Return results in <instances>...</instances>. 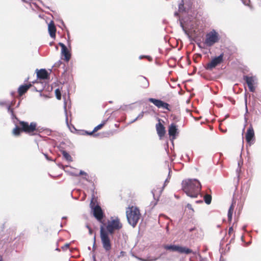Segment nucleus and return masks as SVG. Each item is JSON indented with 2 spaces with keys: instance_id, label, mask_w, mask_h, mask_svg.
I'll return each mask as SVG.
<instances>
[{
  "instance_id": "39448f33",
  "label": "nucleus",
  "mask_w": 261,
  "mask_h": 261,
  "mask_svg": "<svg viewBox=\"0 0 261 261\" xmlns=\"http://www.w3.org/2000/svg\"><path fill=\"white\" fill-rule=\"evenodd\" d=\"M219 40L218 33L214 30L208 33L205 36L204 44L208 46H212Z\"/></svg>"
},
{
  "instance_id": "7ed1b4c3",
  "label": "nucleus",
  "mask_w": 261,
  "mask_h": 261,
  "mask_svg": "<svg viewBox=\"0 0 261 261\" xmlns=\"http://www.w3.org/2000/svg\"><path fill=\"white\" fill-rule=\"evenodd\" d=\"M100 236L102 247L106 252H109L112 248V244L108 232L104 229L103 226H101Z\"/></svg>"
},
{
  "instance_id": "c9c22d12",
  "label": "nucleus",
  "mask_w": 261,
  "mask_h": 261,
  "mask_svg": "<svg viewBox=\"0 0 261 261\" xmlns=\"http://www.w3.org/2000/svg\"><path fill=\"white\" fill-rule=\"evenodd\" d=\"M95 244H96V237H95V235L94 236V238H93V249H95L96 247H95Z\"/></svg>"
},
{
  "instance_id": "4c0bfd02",
  "label": "nucleus",
  "mask_w": 261,
  "mask_h": 261,
  "mask_svg": "<svg viewBox=\"0 0 261 261\" xmlns=\"http://www.w3.org/2000/svg\"><path fill=\"white\" fill-rule=\"evenodd\" d=\"M59 45L61 47V49H63L66 47L64 44L61 42L59 43Z\"/></svg>"
},
{
  "instance_id": "f704fd0d",
  "label": "nucleus",
  "mask_w": 261,
  "mask_h": 261,
  "mask_svg": "<svg viewBox=\"0 0 261 261\" xmlns=\"http://www.w3.org/2000/svg\"><path fill=\"white\" fill-rule=\"evenodd\" d=\"M125 254V252L123 251H121L120 252V254L119 255H118V258H120L121 257H122V256H124Z\"/></svg>"
},
{
  "instance_id": "bb28decb",
  "label": "nucleus",
  "mask_w": 261,
  "mask_h": 261,
  "mask_svg": "<svg viewBox=\"0 0 261 261\" xmlns=\"http://www.w3.org/2000/svg\"><path fill=\"white\" fill-rule=\"evenodd\" d=\"M105 123L106 121H103L101 123L99 124V125L94 127L93 132H96L98 130L100 129L105 124Z\"/></svg>"
},
{
  "instance_id": "b1692460",
  "label": "nucleus",
  "mask_w": 261,
  "mask_h": 261,
  "mask_svg": "<svg viewBox=\"0 0 261 261\" xmlns=\"http://www.w3.org/2000/svg\"><path fill=\"white\" fill-rule=\"evenodd\" d=\"M204 200L207 204H210L212 201V196L210 195L206 194L204 196Z\"/></svg>"
},
{
  "instance_id": "79ce46f5",
  "label": "nucleus",
  "mask_w": 261,
  "mask_h": 261,
  "mask_svg": "<svg viewBox=\"0 0 261 261\" xmlns=\"http://www.w3.org/2000/svg\"><path fill=\"white\" fill-rule=\"evenodd\" d=\"M180 26L182 28V30L186 32V30H185V29L184 28V25H183V24H182V23L181 22L180 23Z\"/></svg>"
},
{
  "instance_id": "a211bd4d",
  "label": "nucleus",
  "mask_w": 261,
  "mask_h": 261,
  "mask_svg": "<svg viewBox=\"0 0 261 261\" xmlns=\"http://www.w3.org/2000/svg\"><path fill=\"white\" fill-rule=\"evenodd\" d=\"M37 76L39 79L45 80L48 77V73L45 69H41L38 71Z\"/></svg>"
},
{
  "instance_id": "8fccbe9b",
  "label": "nucleus",
  "mask_w": 261,
  "mask_h": 261,
  "mask_svg": "<svg viewBox=\"0 0 261 261\" xmlns=\"http://www.w3.org/2000/svg\"><path fill=\"white\" fill-rule=\"evenodd\" d=\"M71 174L74 175V174H78L77 173H71Z\"/></svg>"
},
{
  "instance_id": "a19ab883",
  "label": "nucleus",
  "mask_w": 261,
  "mask_h": 261,
  "mask_svg": "<svg viewBox=\"0 0 261 261\" xmlns=\"http://www.w3.org/2000/svg\"><path fill=\"white\" fill-rule=\"evenodd\" d=\"M232 231H233V227H229V230H228L229 234H230Z\"/></svg>"
},
{
  "instance_id": "49530a36",
  "label": "nucleus",
  "mask_w": 261,
  "mask_h": 261,
  "mask_svg": "<svg viewBox=\"0 0 261 261\" xmlns=\"http://www.w3.org/2000/svg\"><path fill=\"white\" fill-rule=\"evenodd\" d=\"M196 202H197V203H199V202H202V201L199 200V201H196Z\"/></svg>"
},
{
  "instance_id": "864d4df0",
  "label": "nucleus",
  "mask_w": 261,
  "mask_h": 261,
  "mask_svg": "<svg viewBox=\"0 0 261 261\" xmlns=\"http://www.w3.org/2000/svg\"><path fill=\"white\" fill-rule=\"evenodd\" d=\"M174 14H175V15H177V13L176 12V13H175Z\"/></svg>"
},
{
  "instance_id": "2eb2a0df",
  "label": "nucleus",
  "mask_w": 261,
  "mask_h": 261,
  "mask_svg": "<svg viewBox=\"0 0 261 261\" xmlns=\"http://www.w3.org/2000/svg\"><path fill=\"white\" fill-rule=\"evenodd\" d=\"M177 128L176 125L172 123L169 127L168 134L169 135L172 137V140L175 138V136L177 133Z\"/></svg>"
},
{
  "instance_id": "5fc2aeb1",
  "label": "nucleus",
  "mask_w": 261,
  "mask_h": 261,
  "mask_svg": "<svg viewBox=\"0 0 261 261\" xmlns=\"http://www.w3.org/2000/svg\"><path fill=\"white\" fill-rule=\"evenodd\" d=\"M181 5H179V9L180 8V6H181Z\"/></svg>"
},
{
  "instance_id": "f8f14e48",
  "label": "nucleus",
  "mask_w": 261,
  "mask_h": 261,
  "mask_svg": "<svg viewBox=\"0 0 261 261\" xmlns=\"http://www.w3.org/2000/svg\"><path fill=\"white\" fill-rule=\"evenodd\" d=\"M13 103L12 101L10 103L9 102H8L6 101H0V106H7V111L8 112L11 114V118L13 120L15 119L17 121H18V119L16 116L14 115L13 110L11 108V107L13 106ZM14 122L15 123V120H13Z\"/></svg>"
},
{
  "instance_id": "c756f323",
  "label": "nucleus",
  "mask_w": 261,
  "mask_h": 261,
  "mask_svg": "<svg viewBox=\"0 0 261 261\" xmlns=\"http://www.w3.org/2000/svg\"><path fill=\"white\" fill-rule=\"evenodd\" d=\"M95 132H93V130L92 131V132H88V131H85V134H86V135H94V136H96L98 135V134H94Z\"/></svg>"
},
{
  "instance_id": "6e6d98bb",
  "label": "nucleus",
  "mask_w": 261,
  "mask_h": 261,
  "mask_svg": "<svg viewBox=\"0 0 261 261\" xmlns=\"http://www.w3.org/2000/svg\"><path fill=\"white\" fill-rule=\"evenodd\" d=\"M152 194H153V195L154 196V194L153 193V192H152Z\"/></svg>"
},
{
  "instance_id": "7c9ffc66",
  "label": "nucleus",
  "mask_w": 261,
  "mask_h": 261,
  "mask_svg": "<svg viewBox=\"0 0 261 261\" xmlns=\"http://www.w3.org/2000/svg\"><path fill=\"white\" fill-rule=\"evenodd\" d=\"M233 212H228L227 217L229 221H231L232 220Z\"/></svg>"
},
{
  "instance_id": "58836bf2",
  "label": "nucleus",
  "mask_w": 261,
  "mask_h": 261,
  "mask_svg": "<svg viewBox=\"0 0 261 261\" xmlns=\"http://www.w3.org/2000/svg\"><path fill=\"white\" fill-rule=\"evenodd\" d=\"M86 227H87V228L88 229V230H89V234H92V233H93V231H92V229H91V228H90V227L88 225L86 226Z\"/></svg>"
},
{
  "instance_id": "e433bc0d",
  "label": "nucleus",
  "mask_w": 261,
  "mask_h": 261,
  "mask_svg": "<svg viewBox=\"0 0 261 261\" xmlns=\"http://www.w3.org/2000/svg\"><path fill=\"white\" fill-rule=\"evenodd\" d=\"M69 247V244H65L64 246H63L62 248L63 250H66Z\"/></svg>"
},
{
  "instance_id": "4be33fe9",
  "label": "nucleus",
  "mask_w": 261,
  "mask_h": 261,
  "mask_svg": "<svg viewBox=\"0 0 261 261\" xmlns=\"http://www.w3.org/2000/svg\"><path fill=\"white\" fill-rule=\"evenodd\" d=\"M21 131H22L21 127L20 128L18 126L16 125L15 127L13 130V134L14 136H18L19 135Z\"/></svg>"
},
{
  "instance_id": "6e6552de",
  "label": "nucleus",
  "mask_w": 261,
  "mask_h": 261,
  "mask_svg": "<svg viewBox=\"0 0 261 261\" xmlns=\"http://www.w3.org/2000/svg\"><path fill=\"white\" fill-rule=\"evenodd\" d=\"M164 248L166 250L177 252L180 253H185L186 254H189L192 252V250L189 248L175 245H165Z\"/></svg>"
},
{
  "instance_id": "20e7f679",
  "label": "nucleus",
  "mask_w": 261,
  "mask_h": 261,
  "mask_svg": "<svg viewBox=\"0 0 261 261\" xmlns=\"http://www.w3.org/2000/svg\"><path fill=\"white\" fill-rule=\"evenodd\" d=\"M94 198L91 200L90 204V207L92 211L93 216L99 222L102 223V219L104 217V213L101 208L98 205H95L93 202Z\"/></svg>"
},
{
  "instance_id": "4468645a",
  "label": "nucleus",
  "mask_w": 261,
  "mask_h": 261,
  "mask_svg": "<svg viewBox=\"0 0 261 261\" xmlns=\"http://www.w3.org/2000/svg\"><path fill=\"white\" fill-rule=\"evenodd\" d=\"M254 132L253 127L250 126L247 129L246 134V140L248 143H251V141L254 138Z\"/></svg>"
},
{
  "instance_id": "423d86ee",
  "label": "nucleus",
  "mask_w": 261,
  "mask_h": 261,
  "mask_svg": "<svg viewBox=\"0 0 261 261\" xmlns=\"http://www.w3.org/2000/svg\"><path fill=\"white\" fill-rule=\"evenodd\" d=\"M122 227V224L118 218L110 221L106 227L108 233L113 234L116 230H119Z\"/></svg>"
},
{
  "instance_id": "37998d69",
  "label": "nucleus",
  "mask_w": 261,
  "mask_h": 261,
  "mask_svg": "<svg viewBox=\"0 0 261 261\" xmlns=\"http://www.w3.org/2000/svg\"><path fill=\"white\" fill-rule=\"evenodd\" d=\"M44 156H45L46 159L48 160H50L49 158L48 157L47 155L46 154H44Z\"/></svg>"
},
{
  "instance_id": "aec40b11",
  "label": "nucleus",
  "mask_w": 261,
  "mask_h": 261,
  "mask_svg": "<svg viewBox=\"0 0 261 261\" xmlns=\"http://www.w3.org/2000/svg\"><path fill=\"white\" fill-rule=\"evenodd\" d=\"M139 80L142 87L146 88L149 86V82L145 77L141 76Z\"/></svg>"
},
{
  "instance_id": "2f4dec72",
  "label": "nucleus",
  "mask_w": 261,
  "mask_h": 261,
  "mask_svg": "<svg viewBox=\"0 0 261 261\" xmlns=\"http://www.w3.org/2000/svg\"><path fill=\"white\" fill-rule=\"evenodd\" d=\"M243 4L246 6H250V0H241Z\"/></svg>"
},
{
  "instance_id": "412c9836",
  "label": "nucleus",
  "mask_w": 261,
  "mask_h": 261,
  "mask_svg": "<svg viewBox=\"0 0 261 261\" xmlns=\"http://www.w3.org/2000/svg\"><path fill=\"white\" fill-rule=\"evenodd\" d=\"M62 153L63 154V156L64 158L68 162H71L72 161V157L70 156V155L66 151L62 150Z\"/></svg>"
},
{
  "instance_id": "a18cd8bd",
  "label": "nucleus",
  "mask_w": 261,
  "mask_h": 261,
  "mask_svg": "<svg viewBox=\"0 0 261 261\" xmlns=\"http://www.w3.org/2000/svg\"><path fill=\"white\" fill-rule=\"evenodd\" d=\"M246 226H243V229L245 230L246 229Z\"/></svg>"
},
{
  "instance_id": "5701e85b",
  "label": "nucleus",
  "mask_w": 261,
  "mask_h": 261,
  "mask_svg": "<svg viewBox=\"0 0 261 261\" xmlns=\"http://www.w3.org/2000/svg\"><path fill=\"white\" fill-rule=\"evenodd\" d=\"M79 175H84V176L83 177V178L86 180H88V174L86 172H85V171L81 170L80 173H79V174H74V176H78Z\"/></svg>"
},
{
  "instance_id": "a878e982",
  "label": "nucleus",
  "mask_w": 261,
  "mask_h": 261,
  "mask_svg": "<svg viewBox=\"0 0 261 261\" xmlns=\"http://www.w3.org/2000/svg\"><path fill=\"white\" fill-rule=\"evenodd\" d=\"M144 112L142 111L138 115V116L135 119L131 121L130 122V123H133V122H135L136 121H137V120L142 119L144 116Z\"/></svg>"
},
{
  "instance_id": "f03ea898",
  "label": "nucleus",
  "mask_w": 261,
  "mask_h": 261,
  "mask_svg": "<svg viewBox=\"0 0 261 261\" xmlns=\"http://www.w3.org/2000/svg\"><path fill=\"white\" fill-rule=\"evenodd\" d=\"M126 213L128 222L133 227H135L140 218L139 210L136 207L132 206L128 208Z\"/></svg>"
},
{
  "instance_id": "c03bdc74",
  "label": "nucleus",
  "mask_w": 261,
  "mask_h": 261,
  "mask_svg": "<svg viewBox=\"0 0 261 261\" xmlns=\"http://www.w3.org/2000/svg\"><path fill=\"white\" fill-rule=\"evenodd\" d=\"M240 166H241V162H238V166H239V167H240Z\"/></svg>"
},
{
  "instance_id": "603ef678",
  "label": "nucleus",
  "mask_w": 261,
  "mask_h": 261,
  "mask_svg": "<svg viewBox=\"0 0 261 261\" xmlns=\"http://www.w3.org/2000/svg\"><path fill=\"white\" fill-rule=\"evenodd\" d=\"M66 217H62V219H66Z\"/></svg>"
},
{
  "instance_id": "9d476101",
  "label": "nucleus",
  "mask_w": 261,
  "mask_h": 261,
  "mask_svg": "<svg viewBox=\"0 0 261 261\" xmlns=\"http://www.w3.org/2000/svg\"><path fill=\"white\" fill-rule=\"evenodd\" d=\"M223 54H221L219 56L213 59L212 61L207 65V69H212L223 61Z\"/></svg>"
},
{
  "instance_id": "13d9d810",
  "label": "nucleus",
  "mask_w": 261,
  "mask_h": 261,
  "mask_svg": "<svg viewBox=\"0 0 261 261\" xmlns=\"http://www.w3.org/2000/svg\"><path fill=\"white\" fill-rule=\"evenodd\" d=\"M88 249L90 250V247H88Z\"/></svg>"
},
{
  "instance_id": "0eeeda50",
  "label": "nucleus",
  "mask_w": 261,
  "mask_h": 261,
  "mask_svg": "<svg viewBox=\"0 0 261 261\" xmlns=\"http://www.w3.org/2000/svg\"><path fill=\"white\" fill-rule=\"evenodd\" d=\"M19 124L21 127V130L29 134L33 135V133L37 129V123L35 122H32L29 124L27 122L20 121Z\"/></svg>"
},
{
  "instance_id": "4d7b16f0",
  "label": "nucleus",
  "mask_w": 261,
  "mask_h": 261,
  "mask_svg": "<svg viewBox=\"0 0 261 261\" xmlns=\"http://www.w3.org/2000/svg\"><path fill=\"white\" fill-rule=\"evenodd\" d=\"M250 243V242H248L247 244L249 245Z\"/></svg>"
},
{
  "instance_id": "473e14b6",
  "label": "nucleus",
  "mask_w": 261,
  "mask_h": 261,
  "mask_svg": "<svg viewBox=\"0 0 261 261\" xmlns=\"http://www.w3.org/2000/svg\"><path fill=\"white\" fill-rule=\"evenodd\" d=\"M143 58H147L149 61H152V58L150 56H139L140 59H142Z\"/></svg>"
},
{
  "instance_id": "3c124183",
  "label": "nucleus",
  "mask_w": 261,
  "mask_h": 261,
  "mask_svg": "<svg viewBox=\"0 0 261 261\" xmlns=\"http://www.w3.org/2000/svg\"><path fill=\"white\" fill-rule=\"evenodd\" d=\"M175 197L176 198H179V197H178V196H176V195H175Z\"/></svg>"
},
{
  "instance_id": "dca6fc26",
  "label": "nucleus",
  "mask_w": 261,
  "mask_h": 261,
  "mask_svg": "<svg viewBox=\"0 0 261 261\" xmlns=\"http://www.w3.org/2000/svg\"><path fill=\"white\" fill-rule=\"evenodd\" d=\"M48 30L50 36L51 38H55L56 36V29L52 21L48 24Z\"/></svg>"
},
{
  "instance_id": "ddd939ff",
  "label": "nucleus",
  "mask_w": 261,
  "mask_h": 261,
  "mask_svg": "<svg viewBox=\"0 0 261 261\" xmlns=\"http://www.w3.org/2000/svg\"><path fill=\"white\" fill-rule=\"evenodd\" d=\"M159 122L156 124L155 128L157 134L160 138L163 137L165 134V128L161 123V119H158Z\"/></svg>"
},
{
  "instance_id": "f257e3e1",
  "label": "nucleus",
  "mask_w": 261,
  "mask_h": 261,
  "mask_svg": "<svg viewBox=\"0 0 261 261\" xmlns=\"http://www.w3.org/2000/svg\"><path fill=\"white\" fill-rule=\"evenodd\" d=\"M182 189L188 196L196 198L200 194L201 185L196 179H188L182 181Z\"/></svg>"
},
{
  "instance_id": "6ab92c4d",
  "label": "nucleus",
  "mask_w": 261,
  "mask_h": 261,
  "mask_svg": "<svg viewBox=\"0 0 261 261\" xmlns=\"http://www.w3.org/2000/svg\"><path fill=\"white\" fill-rule=\"evenodd\" d=\"M61 54L64 57V60L67 62L69 61L71 58V54L68 51L67 47L65 48L61 49Z\"/></svg>"
},
{
  "instance_id": "c85d7f7f",
  "label": "nucleus",
  "mask_w": 261,
  "mask_h": 261,
  "mask_svg": "<svg viewBox=\"0 0 261 261\" xmlns=\"http://www.w3.org/2000/svg\"><path fill=\"white\" fill-rule=\"evenodd\" d=\"M67 103L66 101H64V112L66 115V123L68 124V117H67Z\"/></svg>"
},
{
  "instance_id": "09e8293b",
  "label": "nucleus",
  "mask_w": 261,
  "mask_h": 261,
  "mask_svg": "<svg viewBox=\"0 0 261 261\" xmlns=\"http://www.w3.org/2000/svg\"><path fill=\"white\" fill-rule=\"evenodd\" d=\"M14 93H15V92H11V94L12 95H13V94H14Z\"/></svg>"
},
{
  "instance_id": "1a4fd4ad",
  "label": "nucleus",
  "mask_w": 261,
  "mask_h": 261,
  "mask_svg": "<svg viewBox=\"0 0 261 261\" xmlns=\"http://www.w3.org/2000/svg\"><path fill=\"white\" fill-rule=\"evenodd\" d=\"M148 101L153 103L156 107L158 108H163L164 109H166L167 110H170L169 109V105L168 103L164 102L163 101L156 99L153 98H149L148 99Z\"/></svg>"
},
{
  "instance_id": "f3484780",
  "label": "nucleus",
  "mask_w": 261,
  "mask_h": 261,
  "mask_svg": "<svg viewBox=\"0 0 261 261\" xmlns=\"http://www.w3.org/2000/svg\"><path fill=\"white\" fill-rule=\"evenodd\" d=\"M32 86L31 84L21 85L18 89V92L19 95L21 96L25 93L28 89Z\"/></svg>"
},
{
  "instance_id": "72a5a7b5",
  "label": "nucleus",
  "mask_w": 261,
  "mask_h": 261,
  "mask_svg": "<svg viewBox=\"0 0 261 261\" xmlns=\"http://www.w3.org/2000/svg\"><path fill=\"white\" fill-rule=\"evenodd\" d=\"M233 208H234V203L232 202V203L231 204V205H230V206L228 210V212H233Z\"/></svg>"
},
{
  "instance_id": "393cba45",
  "label": "nucleus",
  "mask_w": 261,
  "mask_h": 261,
  "mask_svg": "<svg viewBox=\"0 0 261 261\" xmlns=\"http://www.w3.org/2000/svg\"><path fill=\"white\" fill-rule=\"evenodd\" d=\"M171 169H169V173H168V177L167 178V179L165 180V181L164 182V186H163V187L162 188V190L160 192V194H161V193H162V191L163 190L164 188L165 187L166 185L169 182V180L170 178V173H171Z\"/></svg>"
},
{
  "instance_id": "ea45409f",
  "label": "nucleus",
  "mask_w": 261,
  "mask_h": 261,
  "mask_svg": "<svg viewBox=\"0 0 261 261\" xmlns=\"http://www.w3.org/2000/svg\"><path fill=\"white\" fill-rule=\"evenodd\" d=\"M187 207L190 210H192V211H193V208L192 207L191 204H190L189 203L187 204Z\"/></svg>"
},
{
  "instance_id": "cd10ccee",
  "label": "nucleus",
  "mask_w": 261,
  "mask_h": 261,
  "mask_svg": "<svg viewBox=\"0 0 261 261\" xmlns=\"http://www.w3.org/2000/svg\"><path fill=\"white\" fill-rule=\"evenodd\" d=\"M55 94H56V96L57 98L58 99H61V92H60V90H59V89H57L55 90Z\"/></svg>"
},
{
  "instance_id": "de8ad7c7",
  "label": "nucleus",
  "mask_w": 261,
  "mask_h": 261,
  "mask_svg": "<svg viewBox=\"0 0 261 261\" xmlns=\"http://www.w3.org/2000/svg\"><path fill=\"white\" fill-rule=\"evenodd\" d=\"M0 261H3V258L2 256H0Z\"/></svg>"
},
{
  "instance_id": "9b49d317",
  "label": "nucleus",
  "mask_w": 261,
  "mask_h": 261,
  "mask_svg": "<svg viewBox=\"0 0 261 261\" xmlns=\"http://www.w3.org/2000/svg\"><path fill=\"white\" fill-rule=\"evenodd\" d=\"M243 79L247 83L250 92H253L255 91L254 85L255 83L256 79L254 76H244Z\"/></svg>"
}]
</instances>
